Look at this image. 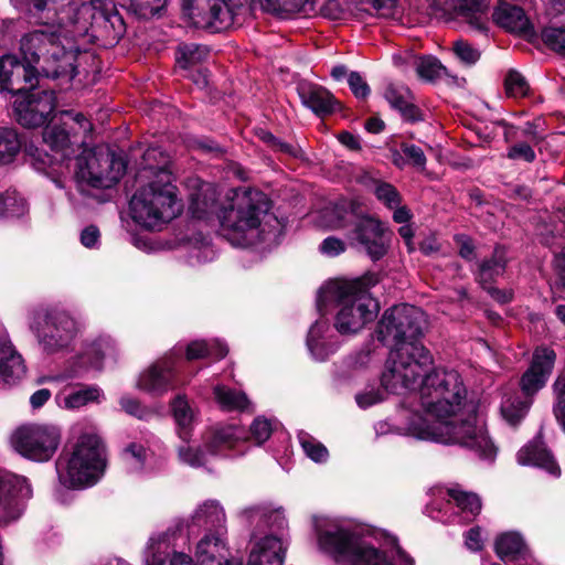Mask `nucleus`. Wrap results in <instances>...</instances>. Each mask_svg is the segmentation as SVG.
I'll list each match as a JSON object with an SVG mask.
<instances>
[{"label":"nucleus","instance_id":"0e129e2a","mask_svg":"<svg viewBox=\"0 0 565 565\" xmlns=\"http://www.w3.org/2000/svg\"><path fill=\"white\" fill-rule=\"evenodd\" d=\"M402 151L415 167L424 168L426 166V156L419 146L403 145Z\"/></svg>","mask_w":565,"mask_h":565},{"label":"nucleus","instance_id":"bb28decb","mask_svg":"<svg viewBox=\"0 0 565 565\" xmlns=\"http://www.w3.org/2000/svg\"><path fill=\"white\" fill-rule=\"evenodd\" d=\"M243 428L236 426L216 427L205 438L207 452L211 455L243 454L241 446L245 443Z\"/></svg>","mask_w":565,"mask_h":565},{"label":"nucleus","instance_id":"603ef678","mask_svg":"<svg viewBox=\"0 0 565 565\" xmlns=\"http://www.w3.org/2000/svg\"><path fill=\"white\" fill-rule=\"evenodd\" d=\"M452 51L456 57L466 65H475L480 57V51L465 40L455 41Z\"/></svg>","mask_w":565,"mask_h":565},{"label":"nucleus","instance_id":"338daca9","mask_svg":"<svg viewBox=\"0 0 565 565\" xmlns=\"http://www.w3.org/2000/svg\"><path fill=\"white\" fill-rule=\"evenodd\" d=\"M373 361V352L370 349H362L349 359V365L352 369H362L369 366Z\"/></svg>","mask_w":565,"mask_h":565},{"label":"nucleus","instance_id":"423d86ee","mask_svg":"<svg viewBox=\"0 0 565 565\" xmlns=\"http://www.w3.org/2000/svg\"><path fill=\"white\" fill-rule=\"evenodd\" d=\"M218 223L223 236L239 247L277 243L282 227L270 212L267 195L253 188H233L226 192Z\"/></svg>","mask_w":565,"mask_h":565},{"label":"nucleus","instance_id":"cd10ccee","mask_svg":"<svg viewBox=\"0 0 565 565\" xmlns=\"http://www.w3.org/2000/svg\"><path fill=\"white\" fill-rule=\"evenodd\" d=\"M492 17L494 22L507 31L524 35H530L533 32L530 19L525 15L522 7L508 3V1L500 0L494 7Z\"/></svg>","mask_w":565,"mask_h":565},{"label":"nucleus","instance_id":"9d476101","mask_svg":"<svg viewBox=\"0 0 565 565\" xmlns=\"http://www.w3.org/2000/svg\"><path fill=\"white\" fill-rule=\"evenodd\" d=\"M250 529V550L246 565H282L287 551V518L281 507L258 503L239 512Z\"/></svg>","mask_w":565,"mask_h":565},{"label":"nucleus","instance_id":"680f3d73","mask_svg":"<svg viewBox=\"0 0 565 565\" xmlns=\"http://www.w3.org/2000/svg\"><path fill=\"white\" fill-rule=\"evenodd\" d=\"M349 86L354 96L365 98L370 95V85L359 72H351L348 77Z\"/></svg>","mask_w":565,"mask_h":565},{"label":"nucleus","instance_id":"6e6d98bb","mask_svg":"<svg viewBox=\"0 0 565 565\" xmlns=\"http://www.w3.org/2000/svg\"><path fill=\"white\" fill-rule=\"evenodd\" d=\"M119 403L122 411L134 417L143 419L150 414L149 408L143 406V404H141V402L136 397L124 395L120 397Z\"/></svg>","mask_w":565,"mask_h":565},{"label":"nucleus","instance_id":"49530a36","mask_svg":"<svg viewBox=\"0 0 565 565\" xmlns=\"http://www.w3.org/2000/svg\"><path fill=\"white\" fill-rule=\"evenodd\" d=\"M299 445L306 457L313 460V462L322 463L329 458V451L321 441L310 436L309 433L301 431L298 435Z\"/></svg>","mask_w":565,"mask_h":565},{"label":"nucleus","instance_id":"7c9ffc66","mask_svg":"<svg viewBox=\"0 0 565 565\" xmlns=\"http://www.w3.org/2000/svg\"><path fill=\"white\" fill-rule=\"evenodd\" d=\"M25 365L21 354L9 340L0 342V377L7 383H14L23 377Z\"/></svg>","mask_w":565,"mask_h":565},{"label":"nucleus","instance_id":"052dcab7","mask_svg":"<svg viewBox=\"0 0 565 565\" xmlns=\"http://www.w3.org/2000/svg\"><path fill=\"white\" fill-rule=\"evenodd\" d=\"M507 157L510 158V160L533 162L536 158V154L533 147H531L529 143H525V141H520L519 143L509 148Z\"/></svg>","mask_w":565,"mask_h":565},{"label":"nucleus","instance_id":"79ce46f5","mask_svg":"<svg viewBox=\"0 0 565 565\" xmlns=\"http://www.w3.org/2000/svg\"><path fill=\"white\" fill-rule=\"evenodd\" d=\"M209 55V49L205 45L195 44H180L175 52V61L182 70H189V67L196 65Z\"/></svg>","mask_w":565,"mask_h":565},{"label":"nucleus","instance_id":"c756f323","mask_svg":"<svg viewBox=\"0 0 565 565\" xmlns=\"http://www.w3.org/2000/svg\"><path fill=\"white\" fill-rule=\"evenodd\" d=\"M172 417L175 422V430L180 439L190 440L195 426L199 423V412L184 396L173 398Z\"/></svg>","mask_w":565,"mask_h":565},{"label":"nucleus","instance_id":"e433bc0d","mask_svg":"<svg viewBox=\"0 0 565 565\" xmlns=\"http://www.w3.org/2000/svg\"><path fill=\"white\" fill-rule=\"evenodd\" d=\"M32 70L20 64L15 55H3L0 60V89H13L15 82H20V76L24 81L31 78Z\"/></svg>","mask_w":565,"mask_h":565},{"label":"nucleus","instance_id":"ddd939ff","mask_svg":"<svg viewBox=\"0 0 565 565\" xmlns=\"http://www.w3.org/2000/svg\"><path fill=\"white\" fill-rule=\"evenodd\" d=\"M29 327L41 351L46 354L71 352L81 332L76 318L58 307L34 311Z\"/></svg>","mask_w":565,"mask_h":565},{"label":"nucleus","instance_id":"a18cd8bd","mask_svg":"<svg viewBox=\"0 0 565 565\" xmlns=\"http://www.w3.org/2000/svg\"><path fill=\"white\" fill-rule=\"evenodd\" d=\"M387 393H391L383 386L382 376L380 383H369L355 394V402L360 408H370L373 405L384 402Z\"/></svg>","mask_w":565,"mask_h":565},{"label":"nucleus","instance_id":"09e8293b","mask_svg":"<svg viewBox=\"0 0 565 565\" xmlns=\"http://www.w3.org/2000/svg\"><path fill=\"white\" fill-rule=\"evenodd\" d=\"M178 457L180 462L186 463L192 468L204 467L209 462V454L202 451L199 446H193L190 441H182L180 444Z\"/></svg>","mask_w":565,"mask_h":565},{"label":"nucleus","instance_id":"f257e3e1","mask_svg":"<svg viewBox=\"0 0 565 565\" xmlns=\"http://www.w3.org/2000/svg\"><path fill=\"white\" fill-rule=\"evenodd\" d=\"M426 318L416 306L398 305L383 312L376 338L392 348L382 372V383L390 392L418 390L427 412L449 399L452 407L467 402V388L455 369L435 366L434 358L420 341Z\"/></svg>","mask_w":565,"mask_h":565},{"label":"nucleus","instance_id":"b1692460","mask_svg":"<svg viewBox=\"0 0 565 565\" xmlns=\"http://www.w3.org/2000/svg\"><path fill=\"white\" fill-rule=\"evenodd\" d=\"M436 3L447 14L460 18L475 30L487 31V0H436Z\"/></svg>","mask_w":565,"mask_h":565},{"label":"nucleus","instance_id":"5701e85b","mask_svg":"<svg viewBox=\"0 0 565 565\" xmlns=\"http://www.w3.org/2000/svg\"><path fill=\"white\" fill-rule=\"evenodd\" d=\"M415 559L399 546L381 548L359 539L353 565H415Z\"/></svg>","mask_w":565,"mask_h":565},{"label":"nucleus","instance_id":"c85d7f7f","mask_svg":"<svg viewBox=\"0 0 565 565\" xmlns=\"http://www.w3.org/2000/svg\"><path fill=\"white\" fill-rule=\"evenodd\" d=\"M516 460L521 465H531L532 467L545 469L552 476H559L562 469L556 462L553 454L547 450L542 441L529 443L516 454Z\"/></svg>","mask_w":565,"mask_h":565},{"label":"nucleus","instance_id":"58836bf2","mask_svg":"<svg viewBox=\"0 0 565 565\" xmlns=\"http://www.w3.org/2000/svg\"><path fill=\"white\" fill-rule=\"evenodd\" d=\"M228 347L226 343L220 340L211 341H192L188 343L185 355L188 361H194V359H202L209 356H215L217 359L226 356Z\"/></svg>","mask_w":565,"mask_h":565},{"label":"nucleus","instance_id":"9b49d317","mask_svg":"<svg viewBox=\"0 0 565 565\" xmlns=\"http://www.w3.org/2000/svg\"><path fill=\"white\" fill-rule=\"evenodd\" d=\"M270 14L285 15L315 10L316 0H252ZM248 0H183L182 9L192 25L212 32L226 30L235 20L238 8Z\"/></svg>","mask_w":565,"mask_h":565},{"label":"nucleus","instance_id":"dca6fc26","mask_svg":"<svg viewBox=\"0 0 565 565\" xmlns=\"http://www.w3.org/2000/svg\"><path fill=\"white\" fill-rule=\"evenodd\" d=\"M61 437L62 433L55 424H23L12 433L11 444L22 457L43 462L57 451Z\"/></svg>","mask_w":565,"mask_h":565},{"label":"nucleus","instance_id":"72a5a7b5","mask_svg":"<svg viewBox=\"0 0 565 565\" xmlns=\"http://www.w3.org/2000/svg\"><path fill=\"white\" fill-rule=\"evenodd\" d=\"M448 504H452L456 513L460 514L463 522H470L478 513L481 512L482 502L476 493L462 491L459 488H450L446 490Z\"/></svg>","mask_w":565,"mask_h":565},{"label":"nucleus","instance_id":"1a4fd4ad","mask_svg":"<svg viewBox=\"0 0 565 565\" xmlns=\"http://www.w3.org/2000/svg\"><path fill=\"white\" fill-rule=\"evenodd\" d=\"M72 431L77 440L71 454L57 459V478L70 489L94 487L106 470V446L98 428L89 420L77 422Z\"/></svg>","mask_w":565,"mask_h":565},{"label":"nucleus","instance_id":"c9c22d12","mask_svg":"<svg viewBox=\"0 0 565 565\" xmlns=\"http://www.w3.org/2000/svg\"><path fill=\"white\" fill-rule=\"evenodd\" d=\"M152 451L142 441H129L121 450V460L128 473H142L149 469Z\"/></svg>","mask_w":565,"mask_h":565},{"label":"nucleus","instance_id":"7ed1b4c3","mask_svg":"<svg viewBox=\"0 0 565 565\" xmlns=\"http://www.w3.org/2000/svg\"><path fill=\"white\" fill-rule=\"evenodd\" d=\"M78 130L89 132L92 125L83 113L63 111L62 126H46L43 131V141L51 151L43 152L34 146H26L25 153L31 164L39 171L52 168L60 175L73 172L78 188L85 185L93 188H110L118 182L126 172V162L121 157L110 151L83 150L74 159L75 146H78Z\"/></svg>","mask_w":565,"mask_h":565},{"label":"nucleus","instance_id":"f03ea898","mask_svg":"<svg viewBox=\"0 0 565 565\" xmlns=\"http://www.w3.org/2000/svg\"><path fill=\"white\" fill-rule=\"evenodd\" d=\"M20 53L22 65L32 70L31 79L15 82L13 89L7 92L15 93L13 103L15 118L20 125L25 127H39L50 119L55 106V92L52 89L34 90V83L41 77L57 78L61 85H71L74 76L77 75L76 61L78 50L75 42L58 41L54 33L44 30H33L20 39Z\"/></svg>","mask_w":565,"mask_h":565},{"label":"nucleus","instance_id":"a211bd4d","mask_svg":"<svg viewBox=\"0 0 565 565\" xmlns=\"http://www.w3.org/2000/svg\"><path fill=\"white\" fill-rule=\"evenodd\" d=\"M181 349H173L145 367L137 377V388L151 396H163L178 386V369Z\"/></svg>","mask_w":565,"mask_h":565},{"label":"nucleus","instance_id":"774afa93","mask_svg":"<svg viewBox=\"0 0 565 565\" xmlns=\"http://www.w3.org/2000/svg\"><path fill=\"white\" fill-rule=\"evenodd\" d=\"M467 548L471 551H479L482 548L483 539L480 527H471L466 532L465 540Z\"/></svg>","mask_w":565,"mask_h":565},{"label":"nucleus","instance_id":"4be33fe9","mask_svg":"<svg viewBox=\"0 0 565 565\" xmlns=\"http://www.w3.org/2000/svg\"><path fill=\"white\" fill-rule=\"evenodd\" d=\"M183 529L188 537L200 530L212 531L227 527V516L224 508L216 499H206L196 504L191 514L183 519Z\"/></svg>","mask_w":565,"mask_h":565},{"label":"nucleus","instance_id":"37998d69","mask_svg":"<svg viewBox=\"0 0 565 565\" xmlns=\"http://www.w3.org/2000/svg\"><path fill=\"white\" fill-rule=\"evenodd\" d=\"M22 143L14 129L0 127V163L12 162L19 153Z\"/></svg>","mask_w":565,"mask_h":565},{"label":"nucleus","instance_id":"4d7b16f0","mask_svg":"<svg viewBox=\"0 0 565 565\" xmlns=\"http://www.w3.org/2000/svg\"><path fill=\"white\" fill-rule=\"evenodd\" d=\"M273 433V426L265 417H257L250 424V437L256 444H264Z\"/></svg>","mask_w":565,"mask_h":565},{"label":"nucleus","instance_id":"2f4dec72","mask_svg":"<svg viewBox=\"0 0 565 565\" xmlns=\"http://www.w3.org/2000/svg\"><path fill=\"white\" fill-rule=\"evenodd\" d=\"M299 95L305 106L318 116H326L335 110L337 100L329 90L317 85H301Z\"/></svg>","mask_w":565,"mask_h":565},{"label":"nucleus","instance_id":"5fc2aeb1","mask_svg":"<svg viewBox=\"0 0 565 565\" xmlns=\"http://www.w3.org/2000/svg\"><path fill=\"white\" fill-rule=\"evenodd\" d=\"M375 195L390 209H394L401 203L399 192L388 182H380L375 185Z\"/></svg>","mask_w":565,"mask_h":565},{"label":"nucleus","instance_id":"864d4df0","mask_svg":"<svg viewBox=\"0 0 565 565\" xmlns=\"http://www.w3.org/2000/svg\"><path fill=\"white\" fill-rule=\"evenodd\" d=\"M542 36L545 44L552 50L565 54V29H561V26H546Z\"/></svg>","mask_w":565,"mask_h":565},{"label":"nucleus","instance_id":"bf43d9fd","mask_svg":"<svg viewBox=\"0 0 565 565\" xmlns=\"http://www.w3.org/2000/svg\"><path fill=\"white\" fill-rule=\"evenodd\" d=\"M554 392L556 395V404L554 413L557 419H559L563 428L565 429V377H558L555 380Z\"/></svg>","mask_w":565,"mask_h":565},{"label":"nucleus","instance_id":"473e14b6","mask_svg":"<svg viewBox=\"0 0 565 565\" xmlns=\"http://www.w3.org/2000/svg\"><path fill=\"white\" fill-rule=\"evenodd\" d=\"M384 96L395 110L401 111L407 121L423 120V116L412 102V92L404 85H388Z\"/></svg>","mask_w":565,"mask_h":565},{"label":"nucleus","instance_id":"f704fd0d","mask_svg":"<svg viewBox=\"0 0 565 565\" xmlns=\"http://www.w3.org/2000/svg\"><path fill=\"white\" fill-rule=\"evenodd\" d=\"M103 399V388L96 384H83L70 392H63L58 403L64 408L76 409L89 403H102Z\"/></svg>","mask_w":565,"mask_h":565},{"label":"nucleus","instance_id":"6ab92c4d","mask_svg":"<svg viewBox=\"0 0 565 565\" xmlns=\"http://www.w3.org/2000/svg\"><path fill=\"white\" fill-rule=\"evenodd\" d=\"M186 189L189 191L188 211L191 216L204 222L214 221V218L220 222L224 201L220 202L218 188L212 182L192 177L186 180Z\"/></svg>","mask_w":565,"mask_h":565},{"label":"nucleus","instance_id":"8fccbe9b","mask_svg":"<svg viewBox=\"0 0 565 565\" xmlns=\"http://www.w3.org/2000/svg\"><path fill=\"white\" fill-rule=\"evenodd\" d=\"M505 93L510 97H523L527 95L530 85L526 77L515 70H510L504 78Z\"/></svg>","mask_w":565,"mask_h":565},{"label":"nucleus","instance_id":"a19ab883","mask_svg":"<svg viewBox=\"0 0 565 565\" xmlns=\"http://www.w3.org/2000/svg\"><path fill=\"white\" fill-rule=\"evenodd\" d=\"M507 267V252L498 247L489 260L482 262L479 266L478 278L482 286L493 281L495 277L502 276Z\"/></svg>","mask_w":565,"mask_h":565},{"label":"nucleus","instance_id":"4c0bfd02","mask_svg":"<svg viewBox=\"0 0 565 565\" xmlns=\"http://www.w3.org/2000/svg\"><path fill=\"white\" fill-rule=\"evenodd\" d=\"M214 399L218 407L227 412H243L249 407V399L244 392L236 391V388L224 386V384H216L213 388Z\"/></svg>","mask_w":565,"mask_h":565},{"label":"nucleus","instance_id":"69168bd1","mask_svg":"<svg viewBox=\"0 0 565 565\" xmlns=\"http://www.w3.org/2000/svg\"><path fill=\"white\" fill-rule=\"evenodd\" d=\"M81 243L88 248L98 247L100 243V232L98 227L94 225L84 227L81 233Z\"/></svg>","mask_w":565,"mask_h":565},{"label":"nucleus","instance_id":"2eb2a0df","mask_svg":"<svg viewBox=\"0 0 565 565\" xmlns=\"http://www.w3.org/2000/svg\"><path fill=\"white\" fill-rule=\"evenodd\" d=\"M324 217H328L326 224L331 228H345L352 224L350 239L362 247L373 259L385 256L388 245L385 238V227L381 222L370 216L358 217L353 211L347 210L343 205L328 207L324 210Z\"/></svg>","mask_w":565,"mask_h":565},{"label":"nucleus","instance_id":"c03bdc74","mask_svg":"<svg viewBox=\"0 0 565 565\" xmlns=\"http://www.w3.org/2000/svg\"><path fill=\"white\" fill-rule=\"evenodd\" d=\"M28 201L18 192L7 191L0 194V216L21 217L28 213Z\"/></svg>","mask_w":565,"mask_h":565},{"label":"nucleus","instance_id":"f8f14e48","mask_svg":"<svg viewBox=\"0 0 565 565\" xmlns=\"http://www.w3.org/2000/svg\"><path fill=\"white\" fill-rule=\"evenodd\" d=\"M168 533L152 534L145 547V565H242L235 559L226 558L228 551L227 527L204 532L194 545V557L183 550L170 552Z\"/></svg>","mask_w":565,"mask_h":565},{"label":"nucleus","instance_id":"39448f33","mask_svg":"<svg viewBox=\"0 0 565 565\" xmlns=\"http://www.w3.org/2000/svg\"><path fill=\"white\" fill-rule=\"evenodd\" d=\"M11 1L19 11L41 23V30L53 32L65 43L85 35L117 42L126 31L115 0H89L82 4L67 0Z\"/></svg>","mask_w":565,"mask_h":565},{"label":"nucleus","instance_id":"393cba45","mask_svg":"<svg viewBox=\"0 0 565 565\" xmlns=\"http://www.w3.org/2000/svg\"><path fill=\"white\" fill-rule=\"evenodd\" d=\"M328 309L329 308L323 312L318 311L321 318H318L317 321L311 324L306 339V345L311 356L319 362L326 361L338 348V342L330 328V322L324 318Z\"/></svg>","mask_w":565,"mask_h":565},{"label":"nucleus","instance_id":"20e7f679","mask_svg":"<svg viewBox=\"0 0 565 565\" xmlns=\"http://www.w3.org/2000/svg\"><path fill=\"white\" fill-rule=\"evenodd\" d=\"M415 402L399 412L403 424L390 420L376 422L375 435L399 434L433 440L440 444H459L470 448L480 458L493 460L497 448L491 441L482 423L476 416L473 404H458L452 407L447 398L435 407L434 412L425 411L418 391H414Z\"/></svg>","mask_w":565,"mask_h":565},{"label":"nucleus","instance_id":"de8ad7c7","mask_svg":"<svg viewBox=\"0 0 565 565\" xmlns=\"http://www.w3.org/2000/svg\"><path fill=\"white\" fill-rule=\"evenodd\" d=\"M415 70L417 74L426 81H436V78L448 75L446 66L441 64L436 56H419L415 61Z\"/></svg>","mask_w":565,"mask_h":565},{"label":"nucleus","instance_id":"e2e57ef3","mask_svg":"<svg viewBox=\"0 0 565 565\" xmlns=\"http://www.w3.org/2000/svg\"><path fill=\"white\" fill-rule=\"evenodd\" d=\"M320 250L324 256L335 257L345 252V245L343 241L338 239V237L329 236L321 242Z\"/></svg>","mask_w":565,"mask_h":565},{"label":"nucleus","instance_id":"412c9836","mask_svg":"<svg viewBox=\"0 0 565 565\" xmlns=\"http://www.w3.org/2000/svg\"><path fill=\"white\" fill-rule=\"evenodd\" d=\"M555 361L556 353L552 348L537 347L534 350L532 361L520 380L521 391L525 398L533 402L534 394L545 387Z\"/></svg>","mask_w":565,"mask_h":565},{"label":"nucleus","instance_id":"f3484780","mask_svg":"<svg viewBox=\"0 0 565 565\" xmlns=\"http://www.w3.org/2000/svg\"><path fill=\"white\" fill-rule=\"evenodd\" d=\"M118 345L107 333L87 337L82 342V349L66 361L63 377H77L90 372L102 370L107 359H117Z\"/></svg>","mask_w":565,"mask_h":565},{"label":"nucleus","instance_id":"0eeeda50","mask_svg":"<svg viewBox=\"0 0 565 565\" xmlns=\"http://www.w3.org/2000/svg\"><path fill=\"white\" fill-rule=\"evenodd\" d=\"M166 162L158 149L145 151V167L138 173V180L145 184L137 189L129 202L132 221L150 231H160L183 209L172 172L167 169Z\"/></svg>","mask_w":565,"mask_h":565},{"label":"nucleus","instance_id":"ea45409f","mask_svg":"<svg viewBox=\"0 0 565 565\" xmlns=\"http://www.w3.org/2000/svg\"><path fill=\"white\" fill-rule=\"evenodd\" d=\"M531 404L532 401L530 398L513 393V395L505 396L501 402V415L505 422L515 425L525 417Z\"/></svg>","mask_w":565,"mask_h":565},{"label":"nucleus","instance_id":"3c124183","mask_svg":"<svg viewBox=\"0 0 565 565\" xmlns=\"http://www.w3.org/2000/svg\"><path fill=\"white\" fill-rule=\"evenodd\" d=\"M168 0H129V9L140 18H150L162 8H164Z\"/></svg>","mask_w":565,"mask_h":565},{"label":"nucleus","instance_id":"4468645a","mask_svg":"<svg viewBox=\"0 0 565 565\" xmlns=\"http://www.w3.org/2000/svg\"><path fill=\"white\" fill-rule=\"evenodd\" d=\"M311 524L317 547L321 553L337 564L353 565L360 534L352 524L329 514H313Z\"/></svg>","mask_w":565,"mask_h":565},{"label":"nucleus","instance_id":"13d9d810","mask_svg":"<svg viewBox=\"0 0 565 565\" xmlns=\"http://www.w3.org/2000/svg\"><path fill=\"white\" fill-rule=\"evenodd\" d=\"M193 250L198 263L210 262L215 257V250L207 236L199 235L194 238Z\"/></svg>","mask_w":565,"mask_h":565},{"label":"nucleus","instance_id":"a878e982","mask_svg":"<svg viewBox=\"0 0 565 565\" xmlns=\"http://www.w3.org/2000/svg\"><path fill=\"white\" fill-rule=\"evenodd\" d=\"M494 550L499 558L515 565H542L530 552L525 540L519 532H504L498 535Z\"/></svg>","mask_w":565,"mask_h":565},{"label":"nucleus","instance_id":"6e6552de","mask_svg":"<svg viewBox=\"0 0 565 565\" xmlns=\"http://www.w3.org/2000/svg\"><path fill=\"white\" fill-rule=\"evenodd\" d=\"M337 308L334 329L341 334H353L361 331L375 319L380 306L370 294V285L363 278L345 280L333 278L326 281L317 291V311Z\"/></svg>","mask_w":565,"mask_h":565},{"label":"nucleus","instance_id":"aec40b11","mask_svg":"<svg viewBox=\"0 0 565 565\" xmlns=\"http://www.w3.org/2000/svg\"><path fill=\"white\" fill-rule=\"evenodd\" d=\"M32 488L26 478L0 471V524L21 516L24 499L31 498Z\"/></svg>","mask_w":565,"mask_h":565}]
</instances>
